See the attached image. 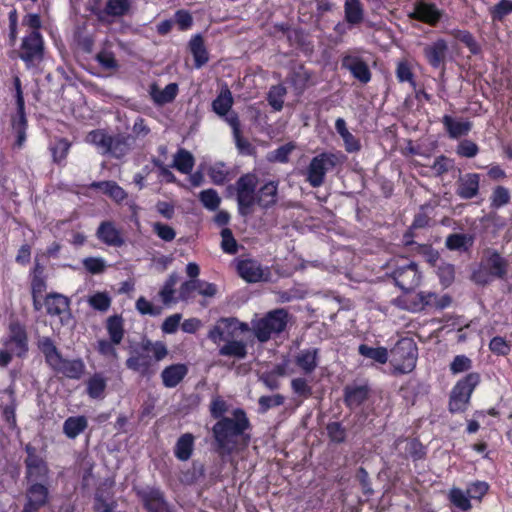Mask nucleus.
Here are the masks:
<instances>
[{"label":"nucleus","instance_id":"obj_1","mask_svg":"<svg viewBox=\"0 0 512 512\" xmlns=\"http://www.w3.org/2000/svg\"><path fill=\"white\" fill-rule=\"evenodd\" d=\"M250 429L251 423L246 412L241 408L233 410L231 417L217 421L212 427L215 452L226 456L240 446L246 447L250 442Z\"/></svg>","mask_w":512,"mask_h":512},{"label":"nucleus","instance_id":"obj_2","mask_svg":"<svg viewBox=\"0 0 512 512\" xmlns=\"http://www.w3.org/2000/svg\"><path fill=\"white\" fill-rule=\"evenodd\" d=\"M149 352H153L155 361L162 360L168 354L167 348L162 342L152 343L149 339H143L140 346L134 349L133 354L126 360L127 368L142 376L149 375L153 364V358Z\"/></svg>","mask_w":512,"mask_h":512},{"label":"nucleus","instance_id":"obj_3","mask_svg":"<svg viewBox=\"0 0 512 512\" xmlns=\"http://www.w3.org/2000/svg\"><path fill=\"white\" fill-rule=\"evenodd\" d=\"M288 316V312L283 308L272 310L262 318L253 319L250 330L259 342L265 343L273 334L277 335L285 330Z\"/></svg>","mask_w":512,"mask_h":512},{"label":"nucleus","instance_id":"obj_4","mask_svg":"<svg viewBox=\"0 0 512 512\" xmlns=\"http://www.w3.org/2000/svg\"><path fill=\"white\" fill-rule=\"evenodd\" d=\"M393 374H407L414 370L417 361V347L413 339L402 338L390 351Z\"/></svg>","mask_w":512,"mask_h":512},{"label":"nucleus","instance_id":"obj_5","mask_svg":"<svg viewBox=\"0 0 512 512\" xmlns=\"http://www.w3.org/2000/svg\"><path fill=\"white\" fill-rule=\"evenodd\" d=\"M258 178L255 174L247 173L242 175L235 183L230 185L227 190L230 194L236 191L238 212L241 216H248L252 213V208L257 204L256 187Z\"/></svg>","mask_w":512,"mask_h":512},{"label":"nucleus","instance_id":"obj_6","mask_svg":"<svg viewBox=\"0 0 512 512\" xmlns=\"http://www.w3.org/2000/svg\"><path fill=\"white\" fill-rule=\"evenodd\" d=\"M24 450L26 452L24 465L25 479L27 482H48L50 469L45 458L31 443H27L24 447Z\"/></svg>","mask_w":512,"mask_h":512},{"label":"nucleus","instance_id":"obj_7","mask_svg":"<svg viewBox=\"0 0 512 512\" xmlns=\"http://www.w3.org/2000/svg\"><path fill=\"white\" fill-rule=\"evenodd\" d=\"M479 382L480 375L473 372L469 373L455 385L449 401V410L452 413L463 412L466 409L470 396Z\"/></svg>","mask_w":512,"mask_h":512},{"label":"nucleus","instance_id":"obj_8","mask_svg":"<svg viewBox=\"0 0 512 512\" xmlns=\"http://www.w3.org/2000/svg\"><path fill=\"white\" fill-rule=\"evenodd\" d=\"M339 163V158L333 153H321L315 156L307 169V181L314 187H320L324 183L327 172L332 171Z\"/></svg>","mask_w":512,"mask_h":512},{"label":"nucleus","instance_id":"obj_9","mask_svg":"<svg viewBox=\"0 0 512 512\" xmlns=\"http://www.w3.org/2000/svg\"><path fill=\"white\" fill-rule=\"evenodd\" d=\"M250 331L247 323L240 322L236 318H221L208 333V338L214 343L236 339L240 333Z\"/></svg>","mask_w":512,"mask_h":512},{"label":"nucleus","instance_id":"obj_10","mask_svg":"<svg viewBox=\"0 0 512 512\" xmlns=\"http://www.w3.org/2000/svg\"><path fill=\"white\" fill-rule=\"evenodd\" d=\"M44 43L41 34L38 31H31L22 40L19 57L27 64L31 65L40 62L43 59Z\"/></svg>","mask_w":512,"mask_h":512},{"label":"nucleus","instance_id":"obj_11","mask_svg":"<svg viewBox=\"0 0 512 512\" xmlns=\"http://www.w3.org/2000/svg\"><path fill=\"white\" fill-rule=\"evenodd\" d=\"M236 269L239 276L248 283L268 282L271 272L268 267L254 259L237 260Z\"/></svg>","mask_w":512,"mask_h":512},{"label":"nucleus","instance_id":"obj_12","mask_svg":"<svg viewBox=\"0 0 512 512\" xmlns=\"http://www.w3.org/2000/svg\"><path fill=\"white\" fill-rule=\"evenodd\" d=\"M137 496L147 512H172L164 492L159 488L147 486L137 490Z\"/></svg>","mask_w":512,"mask_h":512},{"label":"nucleus","instance_id":"obj_13","mask_svg":"<svg viewBox=\"0 0 512 512\" xmlns=\"http://www.w3.org/2000/svg\"><path fill=\"white\" fill-rule=\"evenodd\" d=\"M391 276L394 279L395 284L404 293L413 291L421 281V274L418 271V266L415 262H410L405 266L397 267Z\"/></svg>","mask_w":512,"mask_h":512},{"label":"nucleus","instance_id":"obj_14","mask_svg":"<svg viewBox=\"0 0 512 512\" xmlns=\"http://www.w3.org/2000/svg\"><path fill=\"white\" fill-rule=\"evenodd\" d=\"M130 7V0H108L103 9L100 6H90V11L99 22L109 23L111 18L127 15Z\"/></svg>","mask_w":512,"mask_h":512},{"label":"nucleus","instance_id":"obj_15","mask_svg":"<svg viewBox=\"0 0 512 512\" xmlns=\"http://www.w3.org/2000/svg\"><path fill=\"white\" fill-rule=\"evenodd\" d=\"M5 347L9 348L18 357H22L28 350V337L25 327L19 321H11L9 334L5 341Z\"/></svg>","mask_w":512,"mask_h":512},{"label":"nucleus","instance_id":"obj_16","mask_svg":"<svg viewBox=\"0 0 512 512\" xmlns=\"http://www.w3.org/2000/svg\"><path fill=\"white\" fill-rule=\"evenodd\" d=\"M27 501L24 507L34 510L46 506L49 502V487L48 482H33L29 483L26 490Z\"/></svg>","mask_w":512,"mask_h":512},{"label":"nucleus","instance_id":"obj_17","mask_svg":"<svg viewBox=\"0 0 512 512\" xmlns=\"http://www.w3.org/2000/svg\"><path fill=\"white\" fill-rule=\"evenodd\" d=\"M409 17L430 26H435L442 17V11L434 3L419 0L414 4V10Z\"/></svg>","mask_w":512,"mask_h":512},{"label":"nucleus","instance_id":"obj_18","mask_svg":"<svg viewBox=\"0 0 512 512\" xmlns=\"http://www.w3.org/2000/svg\"><path fill=\"white\" fill-rule=\"evenodd\" d=\"M488 255L483 265L488 270L492 278L505 279L508 274L509 261L502 257L496 250H487Z\"/></svg>","mask_w":512,"mask_h":512},{"label":"nucleus","instance_id":"obj_19","mask_svg":"<svg viewBox=\"0 0 512 512\" xmlns=\"http://www.w3.org/2000/svg\"><path fill=\"white\" fill-rule=\"evenodd\" d=\"M341 67L350 71L353 77L361 83L366 84L371 79L368 65L357 56L344 55L341 59Z\"/></svg>","mask_w":512,"mask_h":512},{"label":"nucleus","instance_id":"obj_20","mask_svg":"<svg viewBox=\"0 0 512 512\" xmlns=\"http://www.w3.org/2000/svg\"><path fill=\"white\" fill-rule=\"evenodd\" d=\"M480 175L467 173L460 175L457 180L456 194L464 200L472 199L479 194Z\"/></svg>","mask_w":512,"mask_h":512},{"label":"nucleus","instance_id":"obj_21","mask_svg":"<svg viewBox=\"0 0 512 512\" xmlns=\"http://www.w3.org/2000/svg\"><path fill=\"white\" fill-rule=\"evenodd\" d=\"M423 53L428 63L433 68H439L445 63L448 54V44L444 39H438L426 45L423 49Z\"/></svg>","mask_w":512,"mask_h":512},{"label":"nucleus","instance_id":"obj_22","mask_svg":"<svg viewBox=\"0 0 512 512\" xmlns=\"http://www.w3.org/2000/svg\"><path fill=\"white\" fill-rule=\"evenodd\" d=\"M50 367L57 373H61L72 379H79L84 371V363L82 360H67L62 358L61 355Z\"/></svg>","mask_w":512,"mask_h":512},{"label":"nucleus","instance_id":"obj_23","mask_svg":"<svg viewBox=\"0 0 512 512\" xmlns=\"http://www.w3.org/2000/svg\"><path fill=\"white\" fill-rule=\"evenodd\" d=\"M369 393L367 385H347L344 388V403L349 409H355L368 399Z\"/></svg>","mask_w":512,"mask_h":512},{"label":"nucleus","instance_id":"obj_24","mask_svg":"<svg viewBox=\"0 0 512 512\" xmlns=\"http://www.w3.org/2000/svg\"><path fill=\"white\" fill-rule=\"evenodd\" d=\"M198 291L199 294L206 297H213L217 293L215 284L208 283L201 280H189L185 281L180 287V298L182 300L188 299L191 292Z\"/></svg>","mask_w":512,"mask_h":512},{"label":"nucleus","instance_id":"obj_25","mask_svg":"<svg viewBox=\"0 0 512 512\" xmlns=\"http://www.w3.org/2000/svg\"><path fill=\"white\" fill-rule=\"evenodd\" d=\"M257 205L262 209H269L278 201V182L268 181L256 193Z\"/></svg>","mask_w":512,"mask_h":512},{"label":"nucleus","instance_id":"obj_26","mask_svg":"<svg viewBox=\"0 0 512 512\" xmlns=\"http://www.w3.org/2000/svg\"><path fill=\"white\" fill-rule=\"evenodd\" d=\"M98 238L107 245L120 247L124 240L112 222H102L97 229Z\"/></svg>","mask_w":512,"mask_h":512},{"label":"nucleus","instance_id":"obj_27","mask_svg":"<svg viewBox=\"0 0 512 512\" xmlns=\"http://www.w3.org/2000/svg\"><path fill=\"white\" fill-rule=\"evenodd\" d=\"M134 142L135 139L131 135L117 134L111 136L108 153L115 158H121L131 150Z\"/></svg>","mask_w":512,"mask_h":512},{"label":"nucleus","instance_id":"obj_28","mask_svg":"<svg viewBox=\"0 0 512 512\" xmlns=\"http://www.w3.org/2000/svg\"><path fill=\"white\" fill-rule=\"evenodd\" d=\"M44 304L49 315L59 316L69 310L70 300L68 297L54 292L46 295Z\"/></svg>","mask_w":512,"mask_h":512},{"label":"nucleus","instance_id":"obj_29","mask_svg":"<svg viewBox=\"0 0 512 512\" xmlns=\"http://www.w3.org/2000/svg\"><path fill=\"white\" fill-rule=\"evenodd\" d=\"M187 372L188 369L184 364H173L166 367L161 373L163 385L167 388L176 387L186 376Z\"/></svg>","mask_w":512,"mask_h":512},{"label":"nucleus","instance_id":"obj_30","mask_svg":"<svg viewBox=\"0 0 512 512\" xmlns=\"http://www.w3.org/2000/svg\"><path fill=\"white\" fill-rule=\"evenodd\" d=\"M474 244V237L465 233L450 234L445 241L446 247L451 251L467 252Z\"/></svg>","mask_w":512,"mask_h":512},{"label":"nucleus","instance_id":"obj_31","mask_svg":"<svg viewBox=\"0 0 512 512\" xmlns=\"http://www.w3.org/2000/svg\"><path fill=\"white\" fill-rule=\"evenodd\" d=\"M442 123L450 138H459L467 135L471 130L472 124L469 121H456L453 117L445 115Z\"/></svg>","mask_w":512,"mask_h":512},{"label":"nucleus","instance_id":"obj_32","mask_svg":"<svg viewBox=\"0 0 512 512\" xmlns=\"http://www.w3.org/2000/svg\"><path fill=\"white\" fill-rule=\"evenodd\" d=\"M177 93L178 85L176 83H169L163 90H160L156 84L151 85V97L158 105L172 102L176 98Z\"/></svg>","mask_w":512,"mask_h":512},{"label":"nucleus","instance_id":"obj_33","mask_svg":"<svg viewBox=\"0 0 512 512\" xmlns=\"http://www.w3.org/2000/svg\"><path fill=\"white\" fill-rule=\"evenodd\" d=\"M88 427L85 416L68 417L63 424V432L69 439H75Z\"/></svg>","mask_w":512,"mask_h":512},{"label":"nucleus","instance_id":"obj_34","mask_svg":"<svg viewBox=\"0 0 512 512\" xmlns=\"http://www.w3.org/2000/svg\"><path fill=\"white\" fill-rule=\"evenodd\" d=\"M345 20L351 25H358L364 19V8L360 0H345Z\"/></svg>","mask_w":512,"mask_h":512},{"label":"nucleus","instance_id":"obj_35","mask_svg":"<svg viewBox=\"0 0 512 512\" xmlns=\"http://www.w3.org/2000/svg\"><path fill=\"white\" fill-rule=\"evenodd\" d=\"M189 47L191 53L193 54L196 68H200L208 62V52L205 48L204 40L200 34L195 35L190 40Z\"/></svg>","mask_w":512,"mask_h":512},{"label":"nucleus","instance_id":"obj_36","mask_svg":"<svg viewBox=\"0 0 512 512\" xmlns=\"http://www.w3.org/2000/svg\"><path fill=\"white\" fill-rule=\"evenodd\" d=\"M194 447V436L191 433H185L179 437L174 448V454L177 459L187 461L190 459Z\"/></svg>","mask_w":512,"mask_h":512},{"label":"nucleus","instance_id":"obj_37","mask_svg":"<svg viewBox=\"0 0 512 512\" xmlns=\"http://www.w3.org/2000/svg\"><path fill=\"white\" fill-rule=\"evenodd\" d=\"M106 330L110 340L115 344H120L124 337V321L120 315H112L106 320Z\"/></svg>","mask_w":512,"mask_h":512},{"label":"nucleus","instance_id":"obj_38","mask_svg":"<svg viewBox=\"0 0 512 512\" xmlns=\"http://www.w3.org/2000/svg\"><path fill=\"white\" fill-rule=\"evenodd\" d=\"M11 125L17 134L16 145L21 147L26 139L27 119L25 115V105L20 109L17 106V114L12 117Z\"/></svg>","mask_w":512,"mask_h":512},{"label":"nucleus","instance_id":"obj_39","mask_svg":"<svg viewBox=\"0 0 512 512\" xmlns=\"http://www.w3.org/2000/svg\"><path fill=\"white\" fill-rule=\"evenodd\" d=\"M225 344L219 349V355L243 359L247 355L246 343L235 339L224 341Z\"/></svg>","mask_w":512,"mask_h":512},{"label":"nucleus","instance_id":"obj_40","mask_svg":"<svg viewBox=\"0 0 512 512\" xmlns=\"http://www.w3.org/2000/svg\"><path fill=\"white\" fill-rule=\"evenodd\" d=\"M233 105L232 93L228 88L221 90L212 102V110L219 116H225Z\"/></svg>","mask_w":512,"mask_h":512},{"label":"nucleus","instance_id":"obj_41","mask_svg":"<svg viewBox=\"0 0 512 512\" xmlns=\"http://www.w3.org/2000/svg\"><path fill=\"white\" fill-rule=\"evenodd\" d=\"M310 77L311 74L302 65H299L291 71L288 81L297 93L300 94L306 89Z\"/></svg>","mask_w":512,"mask_h":512},{"label":"nucleus","instance_id":"obj_42","mask_svg":"<svg viewBox=\"0 0 512 512\" xmlns=\"http://www.w3.org/2000/svg\"><path fill=\"white\" fill-rule=\"evenodd\" d=\"M173 166L181 173L189 174L194 166V157L189 151L180 149L174 157Z\"/></svg>","mask_w":512,"mask_h":512},{"label":"nucleus","instance_id":"obj_43","mask_svg":"<svg viewBox=\"0 0 512 512\" xmlns=\"http://www.w3.org/2000/svg\"><path fill=\"white\" fill-rule=\"evenodd\" d=\"M38 347L45 356L46 362L51 366L61 355L50 337H42L38 340Z\"/></svg>","mask_w":512,"mask_h":512},{"label":"nucleus","instance_id":"obj_44","mask_svg":"<svg viewBox=\"0 0 512 512\" xmlns=\"http://www.w3.org/2000/svg\"><path fill=\"white\" fill-rule=\"evenodd\" d=\"M360 355L375 360L380 364H385L388 360V351L384 347H369L366 344H361L358 348Z\"/></svg>","mask_w":512,"mask_h":512},{"label":"nucleus","instance_id":"obj_45","mask_svg":"<svg viewBox=\"0 0 512 512\" xmlns=\"http://www.w3.org/2000/svg\"><path fill=\"white\" fill-rule=\"evenodd\" d=\"M286 93V88L281 84L274 85L270 88L267 96V101L274 110L280 111L283 108L284 96L286 95Z\"/></svg>","mask_w":512,"mask_h":512},{"label":"nucleus","instance_id":"obj_46","mask_svg":"<svg viewBox=\"0 0 512 512\" xmlns=\"http://www.w3.org/2000/svg\"><path fill=\"white\" fill-rule=\"evenodd\" d=\"M111 136L106 134L103 130H94L87 135V141L94 144L107 154L110 148Z\"/></svg>","mask_w":512,"mask_h":512},{"label":"nucleus","instance_id":"obj_47","mask_svg":"<svg viewBox=\"0 0 512 512\" xmlns=\"http://www.w3.org/2000/svg\"><path fill=\"white\" fill-rule=\"evenodd\" d=\"M451 35L458 41L465 44L472 54H478L481 51L479 44L469 31L453 30L451 31Z\"/></svg>","mask_w":512,"mask_h":512},{"label":"nucleus","instance_id":"obj_48","mask_svg":"<svg viewBox=\"0 0 512 512\" xmlns=\"http://www.w3.org/2000/svg\"><path fill=\"white\" fill-rule=\"evenodd\" d=\"M317 350H307L302 352L296 358V364L306 373H311L317 366L316 363Z\"/></svg>","mask_w":512,"mask_h":512},{"label":"nucleus","instance_id":"obj_49","mask_svg":"<svg viewBox=\"0 0 512 512\" xmlns=\"http://www.w3.org/2000/svg\"><path fill=\"white\" fill-rule=\"evenodd\" d=\"M429 221H430V218L424 213H420L415 216L410 229L404 234L403 238H404L405 246H412V245L416 244V242L413 241V239H412L414 236L412 233V230L420 229V228H424V227L428 226Z\"/></svg>","mask_w":512,"mask_h":512},{"label":"nucleus","instance_id":"obj_50","mask_svg":"<svg viewBox=\"0 0 512 512\" xmlns=\"http://www.w3.org/2000/svg\"><path fill=\"white\" fill-rule=\"evenodd\" d=\"M229 405L228 403L220 396L213 398L210 403L209 411L212 418L220 421L223 418H229L230 416H225L228 412Z\"/></svg>","mask_w":512,"mask_h":512},{"label":"nucleus","instance_id":"obj_51","mask_svg":"<svg viewBox=\"0 0 512 512\" xmlns=\"http://www.w3.org/2000/svg\"><path fill=\"white\" fill-rule=\"evenodd\" d=\"M88 304L100 312L107 311L111 306V298L106 292H97L87 300Z\"/></svg>","mask_w":512,"mask_h":512},{"label":"nucleus","instance_id":"obj_52","mask_svg":"<svg viewBox=\"0 0 512 512\" xmlns=\"http://www.w3.org/2000/svg\"><path fill=\"white\" fill-rule=\"evenodd\" d=\"M93 186L104 187L105 193H107L112 199L117 202L123 201L127 194L118 184L113 181H105L101 183H95Z\"/></svg>","mask_w":512,"mask_h":512},{"label":"nucleus","instance_id":"obj_53","mask_svg":"<svg viewBox=\"0 0 512 512\" xmlns=\"http://www.w3.org/2000/svg\"><path fill=\"white\" fill-rule=\"evenodd\" d=\"M106 388L105 379L98 374L91 377L87 383V392L92 398H99L102 396Z\"/></svg>","mask_w":512,"mask_h":512},{"label":"nucleus","instance_id":"obj_54","mask_svg":"<svg viewBox=\"0 0 512 512\" xmlns=\"http://www.w3.org/2000/svg\"><path fill=\"white\" fill-rule=\"evenodd\" d=\"M221 237H222V242H221L222 250L227 254H231V255L236 254L238 252L239 246H238L236 239L233 236L231 229H229V228L222 229Z\"/></svg>","mask_w":512,"mask_h":512},{"label":"nucleus","instance_id":"obj_55","mask_svg":"<svg viewBox=\"0 0 512 512\" xmlns=\"http://www.w3.org/2000/svg\"><path fill=\"white\" fill-rule=\"evenodd\" d=\"M199 199L203 206L211 211L218 209L221 199L214 189H207L200 192Z\"/></svg>","mask_w":512,"mask_h":512},{"label":"nucleus","instance_id":"obj_56","mask_svg":"<svg viewBox=\"0 0 512 512\" xmlns=\"http://www.w3.org/2000/svg\"><path fill=\"white\" fill-rule=\"evenodd\" d=\"M295 149V145L292 143H287L285 145L280 146L276 150L270 152L268 154L267 159L270 162H279L286 163L289 160V155Z\"/></svg>","mask_w":512,"mask_h":512},{"label":"nucleus","instance_id":"obj_57","mask_svg":"<svg viewBox=\"0 0 512 512\" xmlns=\"http://www.w3.org/2000/svg\"><path fill=\"white\" fill-rule=\"evenodd\" d=\"M285 401V398L281 394H275L272 396H261L258 400L259 412L266 413L273 407L281 406Z\"/></svg>","mask_w":512,"mask_h":512},{"label":"nucleus","instance_id":"obj_58","mask_svg":"<svg viewBox=\"0 0 512 512\" xmlns=\"http://www.w3.org/2000/svg\"><path fill=\"white\" fill-rule=\"evenodd\" d=\"M291 388L293 392L302 399H307L312 395V387L305 378L299 377L292 379Z\"/></svg>","mask_w":512,"mask_h":512},{"label":"nucleus","instance_id":"obj_59","mask_svg":"<svg viewBox=\"0 0 512 512\" xmlns=\"http://www.w3.org/2000/svg\"><path fill=\"white\" fill-rule=\"evenodd\" d=\"M438 277L443 286H450L455 279V268L454 265L444 263L438 267Z\"/></svg>","mask_w":512,"mask_h":512},{"label":"nucleus","instance_id":"obj_60","mask_svg":"<svg viewBox=\"0 0 512 512\" xmlns=\"http://www.w3.org/2000/svg\"><path fill=\"white\" fill-rule=\"evenodd\" d=\"M327 433L331 441L335 443H342L346 439V429L340 422H331L326 427Z\"/></svg>","mask_w":512,"mask_h":512},{"label":"nucleus","instance_id":"obj_61","mask_svg":"<svg viewBox=\"0 0 512 512\" xmlns=\"http://www.w3.org/2000/svg\"><path fill=\"white\" fill-rule=\"evenodd\" d=\"M75 40L77 42L78 47L85 53H91L94 47V38L92 35L78 30L75 33Z\"/></svg>","mask_w":512,"mask_h":512},{"label":"nucleus","instance_id":"obj_62","mask_svg":"<svg viewBox=\"0 0 512 512\" xmlns=\"http://www.w3.org/2000/svg\"><path fill=\"white\" fill-rule=\"evenodd\" d=\"M112 340L100 339L97 341V351L104 357L118 359V353Z\"/></svg>","mask_w":512,"mask_h":512},{"label":"nucleus","instance_id":"obj_63","mask_svg":"<svg viewBox=\"0 0 512 512\" xmlns=\"http://www.w3.org/2000/svg\"><path fill=\"white\" fill-rule=\"evenodd\" d=\"M512 12V1L501 0L491 10L493 20H502L505 16Z\"/></svg>","mask_w":512,"mask_h":512},{"label":"nucleus","instance_id":"obj_64","mask_svg":"<svg viewBox=\"0 0 512 512\" xmlns=\"http://www.w3.org/2000/svg\"><path fill=\"white\" fill-rule=\"evenodd\" d=\"M69 148L70 143L68 140L64 138L58 140L56 144L51 148L54 162L60 163L63 159H65Z\"/></svg>","mask_w":512,"mask_h":512}]
</instances>
